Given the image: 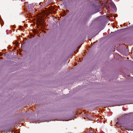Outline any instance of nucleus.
Instances as JSON below:
<instances>
[{
    "mask_svg": "<svg viewBox=\"0 0 133 133\" xmlns=\"http://www.w3.org/2000/svg\"><path fill=\"white\" fill-rule=\"evenodd\" d=\"M41 3H42L41 2H40V3H39V5H41Z\"/></svg>",
    "mask_w": 133,
    "mask_h": 133,
    "instance_id": "f257e3e1",
    "label": "nucleus"
},
{
    "mask_svg": "<svg viewBox=\"0 0 133 133\" xmlns=\"http://www.w3.org/2000/svg\"><path fill=\"white\" fill-rule=\"evenodd\" d=\"M37 4H38V3H36L35 4V5H36V6L37 5Z\"/></svg>",
    "mask_w": 133,
    "mask_h": 133,
    "instance_id": "f03ea898",
    "label": "nucleus"
}]
</instances>
